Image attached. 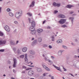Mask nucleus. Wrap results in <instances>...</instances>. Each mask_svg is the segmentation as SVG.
Here are the masks:
<instances>
[{"instance_id": "obj_53", "label": "nucleus", "mask_w": 79, "mask_h": 79, "mask_svg": "<svg viewBox=\"0 0 79 79\" xmlns=\"http://www.w3.org/2000/svg\"><path fill=\"white\" fill-rule=\"evenodd\" d=\"M52 59H55V57H54V56H51Z\"/></svg>"}, {"instance_id": "obj_45", "label": "nucleus", "mask_w": 79, "mask_h": 79, "mask_svg": "<svg viewBox=\"0 0 79 79\" xmlns=\"http://www.w3.org/2000/svg\"><path fill=\"white\" fill-rule=\"evenodd\" d=\"M14 23H15V24H18V22L17 21H15L14 22Z\"/></svg>"}, {"instance_id": "obj_7", "label": "nucleus", "mask_w": 79, "mask_h": 79, "mask_svg": "<svg viewBox=\"0 0 79 79\" xmlns=\"http://www.w3.org/2000/svg\"><path fill=\"white\" fill-rule=\"evenodd\" d=\"M24 60L25 62L27 63L28 59H27V54H25Z\"/></svg>"}, {"instance_id": "obj_5", "label": "nucleus", "mask_w": 79, "mask_h": 79, "mask_svg": "<svg viewBox=\"0 0 79 79\" xmlns=\"http://www.w3.org/2000/svg\"><path fill=\"white\" fill-rule=\"evenodd\" d=\"M4 28L6 31H7V32H9V31H10V27L8 26H6L4 27Z\"/></svg>"}, {"instance_id": "obj_9", "label": "nucleus", "mask_w": 79, "mask_h": 79, "mask_svg": "<svg viewBox=\"0 0 79 79\" xmlns=\"http://www.w3.org/2000/svg\"><path fill=\"white\" fill-rule=\"evenodd\" d=\"M35 4V2L34 1H33L31 2V4L30 5V8H31V7H33V6H34Z\"/></svg>"}, {"instance_id": "obj_19", "label": "nucleus", "mask_w": 79, "mask_h": 79, "mask_svg": "<svg viewBox=\"0 0 79 79\" xmlns=\"http://www.w3.org/2000/svg\"><path fill=\"white\" fill-rule=\"evenodd\" d=\"M10 44L12 45H16V43L14 42L13 41H11L10 42Z\"/></svg>"}, {"instance_id": "obj_47", "label": "nucleus", "mask_w": 79, "mask_h": 79, "mask_svg": "<svg viewBox=\"0 0 79 79\" xmlns=\"http://www.w3.org/2000/svg\"><path fill=\"white\" fill-rule=\"evenodd\" d=\"M28 66H30V67H34V65H28Z\"/></svg>"}, {"instance_id": "obj_61", "label": "nucleus", "mask_w": 79, "mask_h": 79, "mask_svg": "<svg viewBox=\"0 0 79 79\" xmlns=\"http://www.w3.org/2000/svg\"><path fill=\"white\" fill-rule=\"evenodd\" d=\"M51 79H54V77L53 76H52V77H51Z\"/></svg>"}, {"instance_id": "obj_27", "label": "nucleus", "mask_w": 79, "mask_h": 79, "mask_svg": "<svg viewBox=\"0 0 79 79\" xmlns=\"http://www.w3.org/2000/svg\"><path fill=\"white\" fill-rule=\"evenodd\" d=\"M62 27H63V28H64L65 27H67V26L66 25L64 24L63 25H62L61 26Z\"/></svg>"}, {"instance_id": "obj_33", "label": "nucleus", "mask_w": 79, "mask_h": 79, "mask_svg": "<svg viewBox=\"0 0 79 79\" xmlns=\"http://www.w3.org/2000/svg\"><path fill=\"white\" fill-rule=\"evenodd\" d=\"M3 33L0 31V36H3Z\"/></svg>"}, {"instance_id": "obj_54", "label": "nucleus", "mask_w": 79, "mask_h": 79, "mask_svg": "<svg viewBox=\"0 0 79 79\" xmlns=\"http://www.w3.org/2000/svg\"><path fill=\"white\" fill-rule=\"evenodd\" d=\"M69 74H70V75H71L72 76H73V77H74V76H73V74L69 73Z\"/></svg>"}, {"instance_id": "obj_11", "label": "nucleus", "mask_w": 79, "mask_h": 79, "mask_svg": "<svg viewBox=\"0 0 79 79\" xmlns=\"http://www.w3.org/2000/svg\"><path fill=\"white\" fill-rule=\"evenodd\" d=\"M6 43V41L0 40V45H3L5 44Z\"/></svg>"}, {"instance_id": "obj_3", "label": "nucleus", "mask_w": 79, "mask_h": 79, "mask_svg": "<svg viewBox=\"0 0 79 79\" xmlns=\"http://www.w3.org/2000/svg\"><path fill=\"white\" fill-rule=\"evenodd\" d=\"M14 64H13V68H15L16 67V64H17V60L16 59L14 58Z\"/></svg>"}, {"instance_id": "obj_20", "label": "nucleus", "mask_w": 79, "mask_h": 79, "mask_svg": "<svg viewBox=\"0 0 79 79\" xmlns=\"http://www.w3.org/2000/svg\"><path fill=\"white\" fill-rule=\"evenodd\" d=\"M42 39L41 37H39L38 38V40L39 42H42Z\"/></svg>"}, {"instance_id": "obj_14", "label": "nucleus", "mask_w": 79, "mask_h": 79, "mask_svg": "<svg viewBox=\"0 0 79 79\" xmlns=\"http://www.w3.org/2000/svg\"><path fill=\"white\" fill-rule=\"evenodd\" d=\"M31 26L32 27H35V22L34 21H32L31 23Z\"/></svg>"}, {"instance_id": "obj_15", "label": "nucleus", "mask_w": 79, "mask_h": 79, "mask_svg": "<svg viewBox=\"0 0 79 79\" xmlns=\"http://www.w3.org/2000/svg\"><path fill=\"white\" fill-rule=\"evenodd\" d=\"M36 33V31L35 30H33L31 31L30 32V34H35Z\"/></svg>"}, {"instance_id": "obj_48", "label": "nucleus", "mask_w": 79, "mask_h": 79, "mask_svg": "<svg viewBox=\"0 0 79 79\" xmlns=\"http://www.w3.org/2000/svg\"><path fill=\"white\" fill-rule=\"evenodd\" d=\"M7 62L8 64H11V61H10L8 60Z\"/></svg>"}, {"instance_id": "obj_59", "label": "nucleus", "mask_w": 79, "mask_h": 79, "mask_svg": "<svg viewBox=\"0 0 79 79\" xmlns=\"http://www.w3.org/2000/svg\"><path fill=\"white\" fill-rule=\"evenodd\" d=\"M2 10V7H0V13H1V10Z\"/></svg>"}, {"instance_id": "obj_39", "label": "nucleus", "mask_w": 79, "mask_h": 79, "mask_svg": "<svg viewBox=\"0 0 79 79\" xmlns=\"http://www.w3.org/2000/svg\"><path fill=\"white\" fill-rule=\"evenodd\" d=\"M5 51V49H1L0 50V52H3Z\"/></svg>"}, {"instance_id": "obj_58", "label": "nucleus", "mask_w": 79, "mask_h": 79, "mask_svg": "<svg viewBox=\"0 0 79 79\" xmlns=\"http://www.w3.org/2000/svg\"><path fill=\"white\" fill-rule=\"evenodd\" d=\"M73 13H74V12L72 11L70 13V14H72Z\"/></svg>"}, {"instance_id": "obj_57", "label": "nucleus", "mask_w": 79, "mask_h": 79, "mask_svg": "<svg viewBox=\"0 0 79 79\" xmlns=\"http://www.w3.org/2000/svg\"><path fill=\"white\" fill-rule=\"evenodd\" d=\"M73 16H76V15H77V14H73Z\"/></svg>"}, {"instance_id": "obj_13", "label": "nucleus", "mask_w": 79, "mask_h": 79, "mask_svg": "<svg viewBox=\"0 0 79 79\" xmlns=\"http://www.w3.org/2000/svg\"><path fill=\"white\" fill-rule=\"evenodd\" d=\"M27 50V47H25L23 48L22 49V51L23 52H26Z\"/></svg>"}, {"instance_id": "obj_37", "label": "nucleus", "mask_w": 79, "mask_h": 79, "mask_svg": "<svg viewBox=\"0 0 79 79\" xmlns=\"http://www.w3.org/2000/svg\"><path fill=\"white\" fill-rule=\"evenodd\" d=\"M45 69L47 71H50V69L48 68L47 67Z\"/></svg>"}, {"instance_id": "obj_12", "label": "nucleus", "mask_w": 79, "mask_h": 79, "mask_svg": "<svg viewBox=\"0 0 79 79\" xmlns=\"http://www.w3.org/2000/svg\"><path fill=\"white\" fill-rule=\"evenodd\" d=\"M59 18H65V15L63 14H60L59 15Z\"/></svg>"}, {"instance_id": "obj_46", "label": "nucleus", "mask_w": 79, "mask_h": 79, "mask_svg": "<svg viewBox=\"0 0 79 79\" xmlns=\"http://www.w3.org/2000/svg\"><path fill=\"white\" fill-rule=\"evenodd\" d=\"M28 20H29V21L30 23H31V19L28 18Z\"/></svg>"}, {"instance_id": "obj_36", "label": "nucleus", "mask_w": 79, "mask_h": 79, "mask_svg": "<svg viewBox=\"0 0 79 79\" xmlns=\"http://www.w3.org/2000/svg\"><path fill=\"white\" fill-rule=\"evenodd\" d=\"M30 69H32V68H29L27 69H26V71H28V70H29Z\"/></svg>"}, {"instance_id": "obj_18", "label": "nucleus", "mask_w": 79, "mask_h": 79, "mask_svg": "<svg viewBox=\"0 0 79 79\" xmlns=\"http://www.w3.org/2000/svg\"><path fill=\"white\" fill-rule=\"evenodd\" d=\"M37 43V40H35L32 42V44L33 45H35V44H36Z\"/></svg>"}, {"instance_id": "obj_44", "label": "nucleus", "mask_w": 79, "mask_h": 79, "mask_svg": "<svg viewBox=\"0 0 79 79\" xmlns=\"http://www.w3.org/2000/svg\"><path fill=\"white\" fill-rule=\"evenodd\" d=\"M27 68V67H26L25 66H22V68H23V69H26Z\"/></svg>"}, {"instance_id": "obj_52", "label": "nucleus", "mask_w": 79, "mask_h": 79, "mask_svg": "<svg viewBox=\"0 0 79 79\" xmlns=\"http://www.w3.org/2000/svg\"><path fill=\"white\" fill-rule=\"evenodd\" d=\"M46 21V20H44V21L43 22V24H45V22Z\"/></svg>"}, {"instance_id": "obj_38", "label": "nucleus", "mask_w": 79, "mask_h": 79, "mask_svg": "<svg viewBox=\"0 0 79 79\" xmlns=\"http://www.w3.org/2000/svg\"><path fill=\"white\" fill-rule=\"evenodd\" d=\"M48 62H49V63H51V64H52V63H53V62L51 60H50L49 59L48 60Z\"/></svg>"}, {"instance_id": "obj_6", "label": "nucleus", "mask_w": 79, "mask_h": 79, "mask_svg": "<svg viewBox=\"0 0 79 79\" xmlns=\"http://www.w3.org/2000/svg\"><path fill=\"white\" fill-rule=\"evenodd\" d=\"M37 71L38 73H42V69L40 68L36 67Z\"/></svg>"}, {"instance_id": "obj_50", "label": "nucleus", "mask_w": 79, "mask_h": 79, "mask_svg": "<svg viewBox=\"0 0 79 79\" xmlns=\"http://www.w3.org/2000/svg\"><path fill=\"white\" fill-rule=\"evenodd\" d=\"M49 48H52V46L49 45Z\"/></svg>"}, {"instance_id": "obj_1", "label": "nucleus", "mask_w": 79, "mask_h": 79, "mask_svg": "<svg viewBox=\"0 0 79 79\" xmlns=\"http://www.w3.org/2000/svg\"><path fill=\"white\" fill-rule=\"evenodd\" d=\"M15 16L17 19H19L20 17L23 16V11L21 10H20L15 14Z\"/></svg>"}, {"instance_id": "obj_4", "label": "nucleus", "mask_w": 79, "mask_h": 79, "mask_svg": "<svg viewBox=\"0 0 79 79\" xmlns=\"http://www.w3.org/2000/svg\"><path fill=\"white\" fill-rule=\"evenodd\" d=\"M34 71L32 70H30L28 71V74L29 76H32L34 74Z\"/></svg>"}, {"instance_id": "obj_56", "label": "nucleus", "mask_w": 79, "mask_h": 79, "mask_svg": "<svg viewBox=\"0 0 79 79\" xmlns=\"http://www.w3.org/2000/svg\"><path fill=\"white\" fill-rule=\"evenodd\" d=\"M47 28H48V29H50L51 27H50L48 26L47 27Z\"/></svg>"}, {"instance_id": "obj_16", "label": "nucleus", "mask_w": 79, "mask_h": 79, "mask_svg": "<svg viewBox=\"0 0 79 79\" xmlns=\"http://www.w3.org/2000/svg\"><path fill=\"white\" fill-rule=\"evenodd\" d=\"M35 27H31L29 28V29L30 31H34V30H35V28H34Z\"/></svg>"}, {"instance_id": "obj_62", "label": "nucleus", "mask_w": 79, "mask_h": 79, "mask_svg": "<svg viewBox=\"0 0 79 79\" xmlns=\"http://www.w3.org/2000/svg\"><path fill=\"white\" fill-rule=\"evenodd\" d=\"M25 71H23L22 73H25Z\"/></svg>"}, {"instance_id": "obj_28", "label": "nucleus", "mask_w": 79, "mask_h": 79, "mask_svg": "<svg viewBox=\"0 0 79 79\" xmlns=\"http://www.w3.org/2000/svg\"><path fill=\"white\" fill-rule=\"evenodd\" d=\"M52 39V41H54L55 40V38L54 37V36H52L51 37Z\"/></svg>"}, {"instance_id": "obj_21", "label": "nucleus", "mask_w": 79, "mask_h": 79, "mask_svg": "<svg viewBox=\"0 0 79 79\" xmlns=\"http://www.w3.org/2000/svg\"><path fill=\"white\" fill-rule=\"evenodd\" d=\"M62 40H59L56 41V43L57 44H59V43H61L62 42Z\"/></svg>"}, {"instance_id": "obj_23", "label": "nucleus", "mask_w": 79, "mask_h": 79, "mask_svg": "<svg viewBox=\"0 0 79 79\" xmlns=\"http://www.w3.org/2000/svg\"><path fill=\"white\" fill-rule=\"evenodd\" d=\"M17 53H18L19 55L21 53V51H20V50H19V49L17 50Z\"/></svg>"}, {"instance_id": "obj_10", "label": "nucleus", "mask_w": 79, "mask_h": 79, "mask_svg": "<svg viewBox=\"0 0 79 79\" xmlns=\"http://www.w3.org/2000/svg\"><path fill=\"white\" fill-rule=\"evenodd\" d=\"M29 53H30V54H31V55H35V52H34V51H32V50H31L29 51Z\"/></svg>"}, {"instance_id": "obj_41", "label": "nucleus", "mask_w": 79, "mask_h": 79, "mask_svg": "<svg viewBox=\"0 0 79 79\" xmlns=\"http://www.w3.org/2000/svg\"><path fill=\"white\" fill-rule=\"evenodd\" d=\"M47 45L46 44H44L43 45V47H47Z\"/></svg>"}, {"instance_id": "obj_64", "label": "nucleus", "mask_w": 79, "mask_h": 79, "mask_svg": "<svg viewBox=\"0 0 79 79\" xmlns=\"http://www.w3.org/2000/svg\"><path fill=\"white\" fill-rule=\"evenodd\" d=\"M13 72L14 73H15V70L13 69Z\"/></svg>"}, {"instance_id": "obj_30", "label": "nucleus", "mask_w": 79, "mask_h": 79, "mask_svg": "<svg viewBox=\"0 0 79 79\" xmlns=\"http://www.w3.org/2000/svg\"><path fill=\"white\" fill-rule=\"evenodd\" d=\"M20 58H24V55H21V56H19Z\"/></svg>"}, {"instance_id": "obj_31", "label": "nucleus", "mask_w": 79, "mask_h": 79, "mask_svg": "<svg viewBox=\"0 0 79 79\" xmlns=\"http://www.w3.org/2000/svg\"><path fill=\"white\" fill-rule=\"evenodd\" d=\"M57 3H56L55 2H54L53 5V6H56V5H57Z\"/></svg>"}, {"instance_id": "obj_2", "label": "nucleus", "mask_w": 79, "mask_h": 79, "mask_svg": "<svg viewBox=\"0 0 79 79\" xmlns=\"http://www.w3.org/2000/svg\"><path fill=\"white\" fill-rule=\"evenodd\" d=\"M66 21V19H60L59 21V23L60 24H63L65 23Z\"/></svg>"}, {"instance_id": "obj_49", "label": "nucleus", "mask_w": 79, "mask_h": 79, "mask_svg": "<svg viewBox=\"0 0 79 79\" xmlns=\"http://www.w3.org/2000/svg\"><path fill=\"white\" fill-rule=\"evenodd\" d=\"M44 53L45 55H47V54H48L47 53V52H46V51H44Z\"/></svg>"}, {"instance_id": "obj_63", "label": "nucleus", "mask_w": 79, "mask_h": 79, "mask_svg": "<svg viewBox=\"0 0 79 79\" xmlns=\"http://www.w3.org/2000/svg\"><path fill=\"white\" fill-rule=\"evenodd\" d=\"M43 75L44 76H46V75H45V74L44 73V74H43Z\"/></svg>"}, {"instance_id": "obj_60", "label": "nucleus", "mask_w": 79, "mask_h": 79, "mask_svg": "<svg viewBox=\"0 0 79 79\" xmlns=\"http://www.w3.org/2000/svg\"><path fill=\"white\" fill-rule=\"evenodd\" d=\"M75 42H77V39H76L75 40Z\"/></svg>"}, {"instance_id": "obj_25", "label": "nucleus", "mask_w": 79, "mask_h": 79, "mask_svg": "<svg viewBox=\"0 0 79 79\" xmlns=\"http://www.w3.org/2000/svg\"><path fill=\"white\" fill-rule=\"evenodd\" d=\"M9 14L10 16H13V14L11 12H9Z\"/></svg>"}, {"instance_id": "obj_22", "label": "nucleus", "mask_w": 79, "mask_h": 79, "mask_svg": "<svg viewBox=\"0 0 79 79\" xmlns=\"http://www.w3.org/2000/svg\"><path fill=\"white\" fill-rule=\"evenodd\" d=\"M62 52H63L62 51H59V52H58V55L59 56H60L62 54Z\"/></svg>"}, {"instance_id": "obj_40", "label": "nucleus", "mask_w": 79, "mask_h": 79, "mask_svg": "<svg viewBox=\"0 0 79 79\" xmlns=\"http://www.w3.org/2000/svg\"><path fill=\"white\" fill-rule=\"evenodd\" d=\"M42 66H43V68H45V69L47 67V66H46L45 65H44V64H43Z\"/></svg>"}, {"instance_id": "obj_34", "label": "nucleus", "mask_w": 79, "mask_h": 79, "mask_svg": "<svg viewBox=\"0 0 79 79\" xmlns=\"http://www.w3.org/2000/svg\"><path fill=\"white\" fill-rule=\"evenodd\" d=\"M60 5H61V4L60 3H57L56 6H57V7H60Z\"/></svg>"}, {"instance_id": "obj_32", "label": "nucleus", "mask_w": 79, "mask_h": 79, "mask_svg": "<svg viewBox=\"0 0 79 79\" xmlns=\"http://www.w3.org/2000/svg\"><path fill=\"white\" fill-rule=\"evenodd\" d=\"M27 14L29 16H32V14L29 12L27 13Z\"/></svg>"}, {"instance_id": "obj_43", "label": "nucleus", "mask_w": 79, "mask_h": 79, "mask_svg": "<svg viewBox=\"0 0 79 79\" xmlns=\"http://www.w3.org/2000/svg\"><path fill=\"white\" fill-rule=\"evenodd\" d=\"M6 11H8V12H9V11H10V8H8L7 9Z\"/></svg>"}, {"instance_id": "obj_17", "label": "nucleus", "mask_w": 79, "mask_h": 79, "mask_svg": "<svg viewBox=\"0 0 79 79\" xmlns=\"http://www.w3.org/2000/svg\"><path fill=\"white\" fill-rule=\"evenodd\" d=\"M37 32L39 33H40L41 32H43V29H38L37 30Z\"/></svg>"}, {"instance_id": "obj_29", "label": "nucleus", "mask_w": 79, "mask_h": 79, "mask_svg": "<svg viewBox=\"0 0 79 79\" xmlns=\"http://www.w3.org/2000/svg\"><path fill=\"white\" fill-rule=\"evenodd\" d=\"M13 50L15 52L16 51V48L14 47L13 48Z\"/></svg>"}, {"instance_id": "obj_42", "label": "nucleus", "mask_w": 79, "mask_h": 79, "mask_svg": "<svg viewBox=\"0 0 79 79\" xmlns=\"http://www.w3.org/2000/svg\"><path fill=\"white\" fill-rule=\"evenodd\" d=\"M58 13V10H54V14H56Z\"/></svg>"}, {"instance_id": "obj_55", "label": "nucleus", "mask_w": 79, "mask_h": 79, "mask_svg": "<svg viewBox=\"0 0 79 79\" xmlns=\"http://www.w3.org/2000/svg\"><path fill=\"white\" fill-rule=\"evenodd\" d=\"M30 57H31V58H34V56L32 55H30Z\"/></svg>"}, {"instance_id": "obj_8", "label": "nucleus", "mask_w": 79, "mask_h": 79, "mask_svg": "<svg viewBox=\"0 0 79 79\" xmlns=\"http://www.w3.org/2000/svg\"><path fill=\"white\" fill-rule=\"evenodd\" d=\"M52 66H54V68H56V69H57V70H58V71H60V72H61L62 71H61V69H60V68L56 66V65H53Z\"/></svg>"}, {"instance_id": "obj_35", "label": "nucleus", "mask_w": 79, "mask_h": 79, "mask_svg": "<svg viewBox=\"0 0 79 79\" xmlns=\"http://www.w3.org/2000/svg\"><path fill=\"white\" fill-rule=\"evenodd\" d=\"M74 18L73 17H70L69 18V19H71V20H74Z\"/></svg>"}, {"instance_id": "obj_26", "label": "nucleus", "mask_w": 79, "mask_h": 79, "mask_svg": "<svg viewBox=\"0 0 79 79\" xmlns=\"http://www.w3.org/2000/svg\"><path fill=\"white\" fill-rule=\"evenodd\" d=\"M62 48H64L65 49H68V47H67L66 46L64 45H62Z\"/></svg>"}, {"instance_id": "obj_24", "label": "nucleus", "mask_w": 79, "mask_h": 79, "mask_svg": "<svg viewBox=\"0 0 79 79\" xmlns=\"http://www.w3.org/2000/svg\"><path fill=\"white\" fill-rule=\"evenodd\" d=\"M66 8H71V5H67L66 6Z\"/></svg>"}, {"instance_id": "obj_51", "label": "nucleus", "mask_w": 79, "mask_h": 79, "mask_svg": "<svg viewBox=\"0 0 79 79\" xmlns=\"http://www.w3.org/2000/svg\"><path fill=\"white\" fill-rule=\"evenodd\" d=\"M71 21L72 22V24H73V21H74V20H71Z\"/></svg>"}]
</instances>
